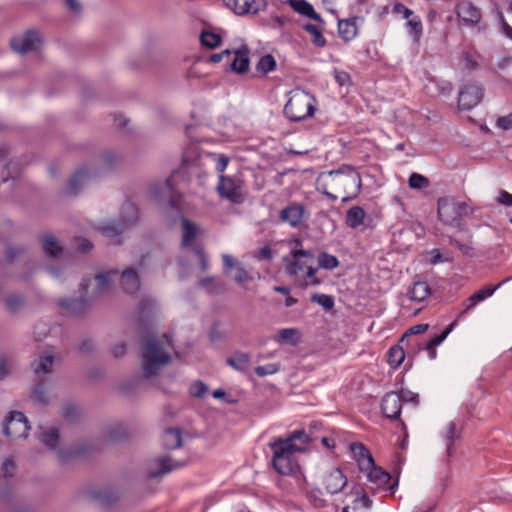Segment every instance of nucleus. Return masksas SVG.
Returning <instances> with one entry per match:
<instances>
[{"instance_id":"obj_6","label":"nucleus","mask_w":512,"mask_h":512,"mask_svg":"<svg viewBox=\"0 0 512 512\" xmlns=\"http://www.w3.org/2000/svg\"><path fill=\"white\" fill-rule=\"evenodd\" d=\"M313 102L314 99L308 92L295 89L289 93V100L284 107V113L291 121H301L313 114Z\"/></svg>"},{"instance_id":"obj_17","label":"nucleus","mask_w":512,"mask_h":512,"mask_svg":"<svg viewBox=\"0 0 512 512\" xmlns=\"http://www.w3.org/2000/svg\"><path fill=\"white\" fill-rule=\"evenodd\" d=\"M98 173L90 168L79 169L70 179L66 186V193L70 195L78 194L83 187L88 185Z\"/></svg>"},{"instance_id":"obj_28","label":"nucleus","mask_w":512,"mask_h":512,"mask_svg":"<svg viewBox=\"0 0 512 512\" xmlns=\"http://www.w3.org/2000/svg\"><path fill=\"white\" fill-rule=\"evenodd\" d=\"M274 340L280 345L295 346L301 341V332L296 328H284L278 331Z\"/></svg>"},{"instance_id":"obj_25","label":"nucleus","mask_w":512,"mask_h":512,"mask_svg":"<svg viewBox=\"0 0 512 512\" xmlns=\"http://www.w3.org/2000/svg\"><path fill=\"white\" fill-rule=\"evenodd\" d=\"M304 208L299 204H290L280 212V219L292 227H297L303 218Z\"/></svg>"},{"instance_id":"obj_29","label":"nucleus","mask_w":512,"mask_h":512,"mask_svg":"<svg viewBox=\"0 0 512 512\" xmlns=\"http://www.w3.org/2000/svg\"><path fill=\"white\" fill-rule=\"evenodd\" d=\"M233 56L230 61V68L237 73H243L247 71L249 67L248 51L246 49L231 51Z\"/></svg>"},{"instance_id":"obj_44","label":"nucleus","mask_w":512,"mask_h":512,"mask_svg":"<svg viewBox=\"0 0 512 512\" xmlns=\"http://www.w3.org/2000/svg\"><path fill=\"white\" fill-rule=\"evenodd\" d=\"M318 265L320 268L332 270L339 265V261L335 256L323 252L318 256Z\"/></svg>"},{"instance_id":"obj_38","label":"nucleus","mask_w":512,"mask_h":512,"mask_svg":"<svg viewBox=\"0 0 512 512\" xmlns=\"http://www.w3.org/2000/svg\"><path fill=\"white\" fill-rule=\"evenodd\" d=\"M43 251L50 257H56L62 252V246L52 235H44L41 240Z\"/></svg>"},{"instance_id":"obj_57","label":"nucleus","mask_w":512,"mask_h":512,"mask_svg":"<svg viewBox=\"0 0 512 512\" xmlns=\"http://www.w3.org/2000/svg\"><path fill=\"white\" fill-rule=\"evenodd\" d=\"M462 58L463 66L466 70L471 71L478 68L479 65L477 61L468 52H463Z\"/></svg>"},{"instance_id":"obj_7","label":"nucleus","mask_w":512,"mask_h":512,"mask_svg":"<svg viewBox=\"0 0 512 512\" xmlns=\"http://www.w3.org/2000/svg\"><path fill=\"white\" fill-rule=\"evenodd\" d=\"M123 216L120 221H105L99 227L101 233L111 244H120V236L123 231L137 220V209L132 203H126L123 207Z\"/></svg>"},{"instance_id":"obj_2","label":"nucleus","mask_w":512,"mask_h":512,"mask_svg":"<svg viewBox=\"0 0 512 512\" xmlns=\"http://www.w3.org/2000/svg\"><path fill=\"white\" fill-rule=\"evenodd\" d=\"M317 190L335 201L342 196L343 201L355 197L361 188L359 173L350 166H343L338 170L323 173L317 178Z\"/></svg>"},{"instance_id":"obj_45","label":"nucleus","mask_w":512,"mask_h":512,"mask_svg":"<svg viewBox=\"0 0 512 512\" xmlns=\"http://www.w3.org/2000/svg\"><path fill=\"white\" fill-rule=\"evenodd\" d=\"M199 285L212 293H219L223 290V284L215 277H206L199 281Z\"/></svg>"},{"instance_id":"obj_21","label":"nucleus","mask_w":512,"mask_h":512,"mask_svg":"<svg viewBox=\"0 0 512 512\" xmlns=\"http://www.w3.org/2000/svg\"><path fill=\"white\" fill-rule=\"evenodd\" d=\"M401 406V397L397 392H389L382 399V412L387 418H398L401 413Z\"/></svg>"},{"instance_id":"obj_26","label":"nucleus","mask_w":512,"mask_h":512,"mask_svg":"<svg viewBox=\"0 0 512 512\" xmlns=\"http://www.w3.org/2000/svg\"><path fill=\"white\" fill-rule=\"evenodd\" d=\"M225 3L237 15L256 14L258 12L255 0H225Z\"/></svg>"},{"instance_id":"obj_12","label":"nucleus","mask_w":512,"mask_h":512,"mask_svg":"<svg viewBox=\"0 0 512 512\" xmlns=\"http://www.w3.org/2000/svg\"><path fill=\"white\" fill-rule=\"evenodd\" d=\"M484 97V88L476 82H468L459 92L458 107L462 110H470L477 106Z\"/></svg>"},{"instance_id":"obj_54","label":"nucleus","mask_w":512,"mask_h":512,"mask_svg":"<svg viewBox=\"0 0 512 512\" xmlns=\"http://www.w3.org/2000/svg\"><path fill=\"white\" fill-rule=\"evenodd\" d=\"M280 367L276 363H270L265 366H258L255 369V372L258 376L264 377L267 375L275 374L279 371Z\"/></svg>"},{"instance_id":"obj_39","label":"nucleus","mask_w":512,"mask_h":512,"mask_svg":"<svg viewBox=\"0 0 512 512\" xmlns=\"http://www.w3.org/2000/svg\"><path fill=\"white\" fill-rule=\"evenodd\" d=\"M363 472L367 473V477L371 482H374L379 486L387 484L391 478L389 473L382 470L380 467H376L374 462L371 469L363 470Z\"/></svg>"},{"instance_id":"obj_22","label":"nucleus","mask_w":512,"mask_h":512,"mask_svg":"<svg viewBox=\"0 0 512 512\" xmlns=\"http://www.w3.org/2000/svg\"><path fill=\"white\" fill-rule=\"evenodd\" d=\"M350 450L354 459L358 462L361 471L369 470L373 467L374 459L368 449L361 443H352Z\"/></svg>"},{"instance_id":"obj_30","label":"nucleus","mask_w":512,"mask_h":512,"mask_svg":"<svg viewBox=\"0 0 512 512\" xmlns=\"http://www.w3.org/2000/svg\"><path fill=\"white\" fill-rule=\"evenodd\" d=\"M151 194L159 200H170L173 197V184L170 178L154 184L150 188Z\"/></svg>"},{"instance_id":"obj_47","label":"nucleus","mask_w":512,"mask_h":512,"mask_svg":"<svg viewBox=\"0 0 512 512\" xmlns=\"http://www.w3.org/2000/svg\"><path fill=\"white\" fill-rule=\"evenodd\" d=\"M276 67V61L272 55H265L263 56L258 64L257 69L263 73H268L270 71H273Z\"/></svg>"},{"instance_id":"obj_34","label":"nucleus","mask_w":512,"mask_h":512,"mask_svg":"<svg viewBox=\"0 0 512 512\" xmlns=\"http://www.w3.org/2000/svg\"><path fill=\"white\" fill-rule=\"evenodd\" d=\"M39 439L47 448L57 450L60 443L59 431L54 427H48L40 433Z\"/></svg>"},{"instance_id":"obj_42","label":"nucleus","mask_w":512,"mask_h":512,"mask_svg":"<svg viewBox=\"0 0 512 512\" xmlns=\"http://www.w3.org/2000/svg\"><path fill=\"white\" fill-rule=\"evenodd\" d=\"M405 359V352L402 347L396 345L388 352V363L393 368L399 367Z\"/></svg>"},{"instance_id":"obj_31","label":"nucleus","mask_w":512,"mask_h":512,"mask_svg":"<svg viewBox=\"0 0 512 512\" xmlns=\"http://www.w3.org/2000/svg\"><path fill=\"white\" fill-rule=\"evenodd\" d=\"M226 363L235 370L246 372L250 368L251 357L248 353L235 352L226 360Z\"/></svg>"},{"instance_id":"obj_63","label":"nucleus","mask_w":512,"mask_h":512,"mask_svg":"<svg viewBox=\"0 0 512 512\" xmlns=\"http://www.w3.org/2000/svg\"><path fill=\"white\" fill-rule=\"evenodd\" d=\"M497 202L504 206H512V194L501 190L498 194Z\"/></svg>"},{"instance_id":"obj_9","label":"nucleus","mask_w":512,"mask_h":512,"mask_svg":"<svg viewBox=\"0 0 512 512\" xmlns=\"http://www.w3.org/2000/svg\"><path fill=\"white\" fill-rule=\"evenodd\" d=\"M270 446L274 452L273 466L275 470L281 475L292 474L297 468L293 454L298 448L290 443L282 442V439L271 443Z\"/></svg>"},{"instance_id":"obj_11","label":"nucleus","mask_w":512,"mask_h":512,"mask_svg":"<svg viewBox=\"0 0 512 512\" xmlns=\"http://www.w3.org/2000/svg\"><path fill=\"white\" fill-rule=\"evenodd\" d=\"M29 431L28 419L19 411H11L2 423V432L10 440L26 439Z\"/></svg>"},{"instance_id":"obj_20","label":"nucleus","mask_w":512,"mask_h":512,"mask_svg":"<svg viewBox=\"0 0 512 512\" xmlns=\"http://www.w3.org/2000/svg\"><path fill=\"white\" fill-rule=\"evenodd\" d=\"M185 463L181 461H175L171 457H160L153 461L151 466L148 468V476L150 478H156L162 476L174 469L183 466Z\"/></svg>"},{"instance_id":"obj_43","label":"nucleus","mask_w":512,"mask_h":512,"mask_svg":"<svg viewBox=\"0 0 512 512\" xmlns=\"http://www.w3.org/2000/svg\"><path fill=\"white\" fill-rule=\"evenodd\" d=\"M459 438V434L456 431V424L454 422H450L448 424L447 432L445 434L446 440V453L447 456L450 457L452 455V446L456 439Z\"/></svg>"},{"instance_id":"obj_53","label":"nucleus","mask_w":512,"mask_h":512,"mask_svg":"<svg viewBox=\"0 0 512 512\" xmlns=\"http://www.w3.org/2000/svg\"><path fill=\"white\" fill-rule=\"evenodd\" d=\"M457 206L459 219L462 217H471L477 210L468 202L457 201Z\"/></svg>"},{"instance_id":"obj_40","label":"nucleus","mask_w":512,"mask_h":512,"mask_svg":"<svg viewBox=\"0 0 512 512\" xmlns=\"http://www.w3.org/2000/svg\"><path fill=\"white\" fill-rule=\"evenodd\" d=\"M282 442L295 445L298 448L295 452H302L305 450V445L310 442V438L304 430H298L293 432L288 438L282 439Z\"/></svg>"},{"instance_id":"obj_10","label":"nucleus","mask_w":512,"mask_h":512,"mask_svg":"<svg viewBox=\"0 0 512 512\" xmlns=\"http://www.w3.org/2000/svg\"><path fill=\"white\" fill-rule=\"evenodd\" d=\"M43 44L44 36L40 30L35 28L27 29L10 40L12 50L21 55L38 54L42 50Z\"/></svg>"},{"instance_id":"obj_59","label":"nucleus","mask_w":512,"mask_h":512,"mask_svg":"<svg viewBox=\"0 0 512 512\" xmlns=\"http://www.w3.org/2000/svg\"><path fill=\"white\" fill-rule=\"evenodd\" d=\"M497 127H499L502 130H510L512 129V113L499 117L497 119Z\"/></svg>"},{"instance_id":"obj_24","label":"nucleus","mask_w":512,"mask_h":512,"mask_svg":"<svg viewBox=\"0 0 512 512\" xmlns=\"http://www.w3.org/2000/svg\"><path fill=\"white\" fill-rule=\"evenodd\" d=\"M5 311L10 315H17L27 305V298L22 293H10L3 298Z\"/></svg>"},{"instance_id":"obj_13","label":"nucleus","mask_w":512,"mask_h":512,"mask_svg":"<svg viewBox=\"0 0 512 512\" xmlns=\"http://www.w3.org/2000/svg\"><path fill=\"white\" fill-rule=\"evenodd\" d=\"M242 181L229 176L220 175L217 185V192L222 198L232 203H241L243 196L241 193Z\"/></svg>"},{"instance_id":"obj_27","label":"nucleus","mask_w":512,"mask_h":512,"mask_svg":"<svg viewBox=\"0 0 512 512\" xmlns=\"http://www.w3.org/2000/svg\"><path fill=\"white\" fill-rule=\"evenodd\" d=\"M59 306L66 315L78 316L86 311L87 302L86 300L79 299H61Z\"/></svg>"},{"instance_id":"obj_56","label":"nucleus","mask_w":512,"mask_h":512,"mask_svg":"<svg viewBox=\"0 0 512 512\" xmlns=\"http://www.w3.org/2000/svg\"><path fill=\"white\" fill-rule=\"evenodd\" d=\"M208 391V387L206 384H204L201 381H197L193 383L190 387V394L193 397L201 398L203 397Z\"/></svg>"},{"instance_id":"obj_61","label":"nucleus","mask_w":512,"mask_h":512,"mask_svg":"<svg viewBox=\"0 0 512 512\" xmlns=\"http://www.w3.org/2000/svg\"><path fill=\"white\" fill-rule=\"evenodd\" d=\"M407 26L410 28L412 32L416 35H420L422 31V25L418 17H412L408 19Z\"/></svg>"},{"instance_id":"obj_16","label":"nucleus","mask_w":512,"mask_h":512,"mask_svg":"<svg viewBox=\"0 0 512 512\" xmlns=\"http://www.w3.org/2000/svg\"><path fill=\"white\" fill-rule=\"evenodd\" d=\"M437 214L439 220L446 225H455L459 221L457 200L442 198L438 200Z\"/></svg>"},{"instance_id":"obj_23","label":"nucleus","mask_w":512,"mask_h":512,"mask_svg":"<svg viewBox=\"0 0 512 512\" xmlns=\"http://www.w3.org/2000/svg\"><path fill=\"white\" fill-rule=\"evenodd\" d=\"M120 284L126 293L133 294L140 288V280L137 270L134 267H128L122 271Z\"/></svg>"},{"instance_id":"obj_49","label":"nucleus","mask_w":512,"mask_h":512,"mask_svg":"<svg viewBox=\"0 0 512 512\" xmlns=\"http://www.w3.org/2000/svg\"><path fill=\"white\" fill-rule=\"evenodd\" d=\"M25 252L26 251L23 247L9 245L5 251V259L7 262H13L22 257Z\"/></svg>"},{"instance_id":"obj_19","label":"nucleus","mask_w":512,"mask_h":512,"mask_svg":"<svg viewBox=\"0 0 512 512\" xmlns=\"http://www.w3.org/2000/svg\"><path fill=\"white\" fill-rule=\"evenodd\" d=\"M456 14L466 26L477 25L482 18L480 9L467 1L457 5Z\"/></svg>"},{"instance_id":"obj_5","label":"nucleus","mask_w":512,"mask_h":512,"mask_svg":"<svg viewBox=\"0 0 512 512\" xmlns=\"http://www.w3.org/2000/svg\"><path fill=\"white\" fill-rule=\"evenodd\" d=\"M201 234L202 230L195 222L187 218L181 219V246L191 252L201 271H205L208 266L207 259L203 249L198 245Z\"/></svg>"},{"instance_id":"obj_41","label":"nucleus","mask_w":512,"mask_h":512,"mask_svg":"<svg viewBox=\"0 0 512 512\" xmlns=\"http://www.w3.org/2000/svg\"><path fill=\"white\" fill-rule=\"evenodd\" d=\"M430 294V288L426 282L417 281L409 291V298L414 301H423Z\"/></svg>"},{"instance_id":"obj_52","label":"nucleus","mask_w":512,"mask_h":512,"mask_svg":"<svg viewBox=\"0 0 512 512\" xmlns=\"http://www.w3.org/2000/svg\"><path fill=\"white\" fill-rule=\"evenodd\" d=\"M450 243L454 245L463 255L474 256V247L470 242H461L457 239H450Z\"/></svg>"},{"instance_id":"obj_36","label":"nucleus","mask_w":512,"mask_h":512,"mask_svg":"<svg viewBox=\"0 0 512 512\" xmlns=\"http://www.w3.org/2000/svg\"><path fill=\"white\" fill-rule=\"evenodd\" d=\"M366 213L360 206H353L347 211L346 224L353 229L358 228L364 223Z\"/></svg>"},{"instance_id":"obj_58","label":"nucleus","mask_w":512,"mask_h":512,"mask_svg":"<svg viewBox=\"0 0 512 512\" xmlns=\"http://www.w3.org/2000/svg\"><path fill=\"white\" fill-rule=\"evenodd\" d=\"M399 397H401V403L402 402H412V403H415L417 404L418 403V394L412 392V391H409V390H406V389H402L399 393H398Z\"/></svg>"},{"instance_id":"obj_18","label":"nucleus","mask_w":512,"mask_h":512,"mask_svg":"<svg viewBox=\"0 0 512 512\" xmlns=\"http://www.w3.org/2000/svg\"><path fill=\"white\" fill-rule=\"evenodd\" d=\"M115 277V271L97 274L93 280V289L91 293L85 291V296L89 299H95L104 295L112 288Z\"/></svg>"},{"instance_id":"obj_33","label":"nucleus","mask_w":512,"mask_h":512,"mask_svg":"<svg viewBox=\"0 0 512 512\" xmlns=\"http://www.w3.org/2000/svg\"><path fill=\"white\" fill-rule=\"evenodd\" d=\"M499 286H500V284L497 285V286H490L489 285V286H486L483 289L475 292L474 294H472L467 299L468 304H467L465 310L461 313V315H463L468 310L472 309L477 303H479V302L485 300L486 298L492 296Z\"/></svg>"},{"instance_id":"obj_1","label":"nucleus","mask_w":512,"mask_h":512,"mask_svg":"<svg viewBox=\"0 0 512 512\" xmlns=\"http://www.w3.org/2000/svg\"><path fill=\"white\" fill-rule=\"evenodd\" d=\"M173 350L172 342L166 335L146 339L141 350L142 378L164 391L173 377L162 375V370L170 363Z\"/></svg>"},{"instance_id":"obj_4","label":"nucleus","mask_w":512,"mask_h":512,"mask_svg":"<svg viewBox=\"0 0 512 512\" xmlns=\"http://www.w3.org/2000/svg\"><path fill=\"white\" fill-rule=\"evenodd\" d=\"M229 163V158L224 154L201 153L195 145L188 146L182 158V165L190 173H196L200 169L214 167L218 173H223Z\"/></svg>"},{"instance_id":"obj_3","label":"nucleus","mask_w":512,"mask_h":512,"mask_svg":"<svg viewBox=\"0 0 512 512\" xmlns=\"http://www.w3.org/2000/svg\"><path fill=\"white\" fill-rule=\"evenodd\" d=\"M313 253L307 250H294L290 256L284 257L286 273L302 281L303 286L319 285L320 280L315 277L316 268L309 263L313 260Z\"/></svg>"},{"instance_id":"obj_35","label":"nucleus","mask_w":512,"mask_h":512,"mask_svg":"<svg viewBox=\"0 0 512 512\" xmlns=\"http://www.w3.org/2000/svg\"><path fill=\"white\" fill-rule=\"evenodd\" d=\"M162 442L165 448L175 449L181 446L182 435L179 428H168L164 431Z\"/></svg>"},{"instance_id":"obj_32","label":"nucleus","mask_w":512,"mask_h":512,"mask_svg":"<svg viewBox=\"0 0 512 512\" xmlns=\"http://www.w3.org/2000/svg\"><path fill=\"white\" fill-rule=\"evenodd\" d=\"M290 6L299 14L307 16L315 21H322L319 14L314 11V8L306 0H289Z\"/></svg>"},{"instance_id":"obj_60","label":"nucleus","mask_w":512,"mask_h":512,"mask_svg":"<svg viewBox=\"0 0 512 512\" xmlns=\"http://www.w3.org/2000/svg\"><path fill=\"white\" fill-rule=\"evenodd\" d=\"M34 397L38 402L42 404H47L49 402V395L44 387H36L34 390Z\"/></svg>"},{"instance_id":"obj_46","label":"nucleus","mask_w":512,"mask_h":512,"mask_svg":"<svg viewBox=\"0 0 512 512\" xmlns=\"http://www.w3.org/2000/svg\"><path fill=\"white\" fill-rule=\"evenodd\" d=\"M304 29L312 36L313 43L318 47H323L326 43L321 31L313 24H306Z\"/></svg>"},{"instance_id":"obj_64","label":"nucleus","mask_w":512,"mask_h":512,"mask_svg":"<svg viewBox=\"0 0 512 512\" xmlns=\"http://www.w3.org/2000/svg\"><path fill=\"white\" fill-rule=\"evenodd\" d=\"M15 469H16V465H15V462L11 459H6L4 462H3V465H2V471L4 473L5 476H12L15 472Z\"/></svg>"},{"instance_id":"obj_8","label":"nucleus","mask_w":512,"mask_h":512,"mask_svg":"<svg viewBox=\"0 0 512 512\" xmlns=\"http://www.w3.org/2000/svg\"><path fill=\"white\" fill-rule=\"evenodd\" d=\"M223 272L243 291H253L255 277L244 265L229 254L222 255Z\"/></svg>"},{"instance_id":"obj_37","label":"nucleus","mask_w":512,"mask_h":512,"mask_svg":"<svg viewBox=\"0 0 512 512\" xmlns=\"http://www.w3.org/2000/svg\"><path fill=\"white\" fill-rule=\"evenodd\" d=\"M357 18L340 20L338 23L339 35L345 40H352L357 35Z\"/></svg>"},{"instance_id":"obj_50","label":"nucleus","mask_w":512,"mask_h":512,"mask_svg":"<svg viewBox=\"0 0 512 512\" xmlns=\"http://www.w3.org/2000/svg\"><path fill=\"white\" fill-rule=\"evenodd\" d=\"M311 300L321 305L326 310H330L334 306V299L326 294H313Z\"/></svg>"},{"instance_id":"obj_48","label":"nucleus","mask_w":512,"mask_h":512,"mask_svg":"<svg viewBox=\"0 0 512 512\" xmlns=\"http://www.w3.org/2000/svg\"><path fill=\"white\" fill-rule=\"evenodd\" d=\"M221 38L218 34L212 32H203L201 34V42L208 48H215L220 44Z\"/></svg>"},{"instance_id":"obj_55","label":"nucleus","mask_w":512,"mask_h":512,"mask_svg":"<svg viewBox=\"0 0 512 512\" xmlns=\"http://www.w3.org/2000/svg\"><path fill=\"white\" fill-rule=\"evenodd\" d=\"M12 361L5 356L0 357V381L5 379L12 372Z\"/></svg>"},{"instance_id":"obj_15","label":"nucleus","mask_w":512,"mask_h":512,"mask_svg":"<svg viewBox=\"0 0 512 512\" xmlns=\"http://www.w3.org/2000/svg\"><path fill=\"white\" fill-rule=\"evenodd\" d=\"M347 477L339 468H332L324 473L321 484L329 495H334L343 490L347 485Z\"/></svg>"},{"instance_id":"obj_14","label":"nucleus","mask_w":512,"mask_h":512,"mask_svg":"<svg viewBox=\"0 0 512 512\" xmlns=\"http://www.w3.org/2000/svg\"><path fill=\"white\" fill-rule=\"evenodd\" d=\"M58 361L59 359L56 357L54 350H46L34 359L31 363V368L39 379H43L46 375L53 373Z\"/></svg>"},{"instance_id":"obj_51","label":"nucleus","mask_w":512,"mask_h":512,"mask_svg":"<svg viewBox=\"0 0 512 512\" xmlns=\"http://www.w3.org/2000/svg\"><path fill=\"white\" fill-rule=\"evenodd\" d=\"M429 180L417 173H413L409 178V186L412 189H423L428 187Z\"/></svg>"},{"instance_id":"obj_62","label":"nucleus","mask_w":512,"mask_h":512,"mask_svg":"<svg viewBox=\"0 0 512 512\" xmlns=\"http://www.w3.org/2000/svg\"><path fill=\"white\" fill-rule=\"evenodd\" d=\"M75 245L78 250L84 253L90 251L93 247L92 243L85 238H76Z\"/></svg>"}]
</instances>
